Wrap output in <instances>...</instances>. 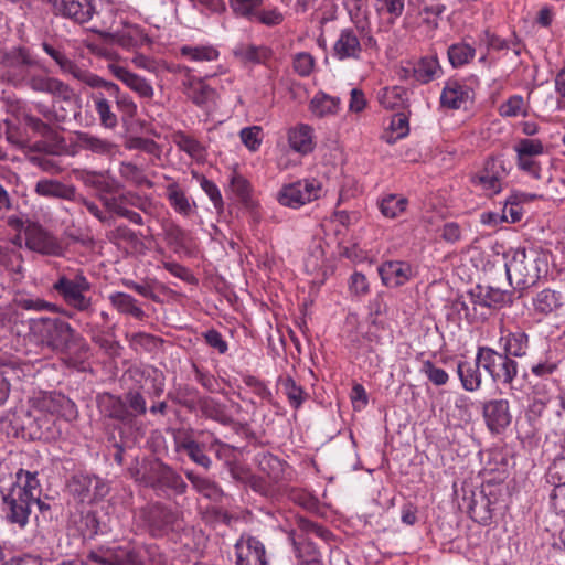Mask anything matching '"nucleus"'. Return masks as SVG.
Masks as SVG:
<instances>
[{"label":"nucleus","mask_w":565,"mask_h":565,"mask_svg":"<svg viewBox=\"0 0 565 565\" xmlns=\"http://www.w3.org/2000/svg\"><path fill=\"white\" fill-rule=\"evenodd\" d=\"M140 519L149 533L162 537L179 527V514L162 503L156 502L140 510Z\"/></svg>","instance_id":"obj_9"},{"label":"nucleus","mask_w":565,"mask_h":565,"mask_svg":"<svg viewBox=\"0 0 565 565\" xmlns=\"http://www.w3.org/2000/svg\"><path fill=\"white\" fill-rule=\"evenodd\" d=\"M406 89L402 86L384 87L377 94L380 104L386 109H395L404 105Z\"/></svg>","instance_id":"obj_48"},{"label":"nucleus","mask_w":565,"mask_h":565,"mask_svg":"<svg viewBox=\"0 0 565 565\" xmlns=\"http://www.w3.org/2000/svg\"><path fill=\"white\" fill-rule=\"evenodd\" d=\"M10 488L32 501L38 500L42 492L38 472H31L24 469H19L17 472V482Z\"/></svg>","instance_id":"obj_37"},{"label":"nucleus","mask_w":565,"mask_h":565,"mask_svg":"<svg viewBox=\"0 0 565 565\" xmlns=\"http://www.w3.org/2000/svg\"><path fill=\"white\" fill-rule=\"evenodd\" d=\"M463 503L471 518L480 522H486L492 516V501L489 499L484 489L463 490Z\"/></svg>","instance_id":"obj_19"},{"label":"nucleus","mask_w":565,"mask_h":565,"mask_svg":"<svg viewBox=\"0 0 565 565\" xmlns=\"http://www.w3.org/2000/svg\"><path fill=\"white\" fill-rule=\"evenodd\" d=\"M297 530L290 533V539L294 536L302 535V537H309L310 534L316 535L317 537L328 540L331 536V532L327 529L319 526L318 524L311 522L310 520L299 516L296 520Z\"/></svg>","instance_id":"obj_53"},{"label":"nucleus","mask_w":565,"mask_h":565,"mask_svg":"<svg viewBox=\"0 0 565 565\" xmlns=\"http://www.w3.org/2000/svg\"><path fill=\"white\" fill-rule=\"evenodd\" d=\"M25 246L45 256H61L63 247L57 238L41 224L29 222L24 228Z\"/></svg>","instance_id":"obj_11"},{"label":"nucleus","mask_w":565,"mask_h":565,"mask_svg":"<svg viewBox=\"0 0 565 565\" xmlns=\"http://www.w3.org/2000/svg\"><path fill=\"white\" fill-rule=\"evenodd\" d=\"M236 565H266V550L258 539L243 534L235 544Z\"/></svg>","instance_id":"obj_17"},{"label":"nucleus","mask_w":565,"mask_h":565,"mask_svg":"<svg viewBox=\"0 0 565 565\" xmlns=\"http://www.w3.org/2000/svg\"><path fill=\"white\" fill-rule=\"evenodd\" d=\"M547 254L537 246L512 250L511 258L505 263L509 282L519 289L534 286L542 274L547 273Z\"/></svg>","instance_id":"obj_1"},{"label":"nucleus","mask_w":565,"mask_h":565,"mask_svg":"<svg viewBox=\"0 0 565 565\" xmlns=\"http://www.w3.org/2000/svg\"><path fill=\"white\" fill-rule=\"evenodd\" d=\"M478 362L497 383L510 385L518 375V363L508 354L491 348H478Z\"/></svg>","instance_id":"obj_7"},{"label":"nucleus","mask_w":565,"mask_h":565,"mask_svg":"<svg viewBox=\"0 0 565 565\" xmlns=\"http://www.w3.org/2000/svg\"><path fill=\"white\" fill-rule=\"evenodd\" d=\"M185 477L191 482L192 487L203 497L213 501H218L222 498L223 491L215 481L199 476L192 470L185 471Z\"/></svg>","instance_id":"obj_44"},{"label":"nucleus","mask_w":565,"mask_h":565,"mask_svg":"<svg viewBox=\"0 0 565 565\" xmlns=\"http://www.w3.org/2000/svg\"><path fill=\"white\" fill-rule=\"evenodd\" d=\"M53 12L77 24L90 22L96 11L95 0H50Z\"/></svg>","instance_id":"obj_13"},{"label":"nucleus","mask_w":565,"mask_h":565,"mask_svg":"<svg viewBox=\"0 0 565 565\" xmlns=\"http://www.w3.org/2000/svg\"><path fill=\"white\" fill-rule=\"evenodd\" d=\"M79 179L86 186L95 189L98 192V198L116 194L120 189L119 183L114 178L103 172L84 170L81 172Z\"/></svg>","instance_id":"obj_29"},{"label":"nucleus","mask_w":565,"mask_h":565,"mask_svg":"<svg viewBox=\"0 0 565 565\" xmlns=\"http://www.w3.org/2000/svg\"><path fill=\"white\" fill-rule=\"evenodd\" d=\"M89 558L102 565H164L166 557L159 546L145 544L137 547H120L106 555L92 553Z\"/></svg>","instance_id":"obj_6"},{"label":"nucleus","mask_w":565,"mask_h":565,"mask_svg":"<svg viewBox=\"0 0 565 565\" xmlns=\"http://www.w3.org/2000/svg\"><path fill=\"white\" fill-rule=\"evenodd\" d=\"M113 40L125 49H132L149 42L145 31L136 24H125L122 30L113 34Z\"/></svg>","instance_id":"obj_39"},{"label":"nucleus","mask_w":565,"mask_h":565,"mask_svg":"<svg viewBox=\"0 0 565 565\" xmlns=\"http://www.w3.org/2000/svg\"><path fill=\"white\" fill-rule=\"evenodd\" d=\"M119 173L122 178L137 185H146L149 189L153 186V182L143 174L142 169L132 162H121Z\"/></svg>","instance_id":"obj_63"},{"label":"nucleus","mask_w":565,"mask_h":565,"mask_svg":"<svg viewBox=\"0 0 565 565\" xmlns=\"http://www.w3.org/2000/svg\"><path fill=\"white\" fill-rule=\"evenodd\" d=\"M536 198L534 194L514 193L509 196L503 209V218L511 223H516L522 218V207L520 202L532 201Z\"/></svg>","instance_id":"obj_49"},{"label":"nucleus","mask_w":565,"mask_h":565,"mask_svg":"<svg viewBox=\"0 0 565 565\" xmlns=\"http://www.w3.org/2000/svg\"><path fill=\"white\" fill-rule=\"evenodd\" d=\"M167 397L189 412H194L198 409V403L202 396H200L195 387L188 384H179L168 392Z\"/></svg>","instance_id":"obj_42"},{"label":"nucleus","mask_w":565,"mask_h":565,"mask_svg":"<svg viewBox=\"0 0 565 565\" xmlns=\"http://www.w3.org/2000/svg\"><path fill=\"white\" fill-rule=\"evenodd\" d=\"M422 373L436 386L446 385L449 380L448 373L436 366V364L430 360L423 362Z\"/></svg>","instance_id":"obj_64"},{"label":"nucleus","mask_w":565,"mask_h":565,"mask_svg":"<svg viewBox=\"0 0 565 565\" xmlns=\"http://www.w3.org/2000/svg\"><path fill=\"white\" fill-rule=\"evenodd\" d=\"M285 395L288 398L290 406L298 409L302 403L308 398V394L303 388L298 385L291 376H286L279 380Z\"/></svg>","instance_id":"obj_52"},{"label":"nucleus","mask_w":565,"mask_h":565,"mask_svg":"<svg viewBox=\"0 0 565 565\" xmlns=\"http://www.w3.org/2000/svg\"><path fill=\"white\" fill-rule=\"evenodd\" d=\"M90 287L83 274H76L73 278L62 275L53 284V290L62 297L64 302L78 311L90 309L92 299L86 296Z\"/></svg>","instance_id":"obj_8"},{"label":"nucleus","mask_w":565,"mask_h":565,"mask_svg":"<svg viewBox=\"0 0 565 565\" xmlns=\"http://www.w3.org/2000/svg\"><path fill=\"white\" fill-rule=\"evenodd\" d=\"M379 275L383 285L397 288L406 284L412 275L411 265L399 260H388L379 267Z\"/></svg>","instance_id":"obj_23"},{"label":"nucleus","mask_w":565,"mask_h":565,"mask_svg":"<svg viewBox=\"0 0 565 565\" xmlns=\"http://www.w3.org/2000/svg\"><path fill=\"white\" fill-rule=\"evenodd\" d=\"M448 58L454 67L467 64L475 56V49L465 43H456L448 49Z\"/></svg>","instance_id":"obj_57"},{"label":"nucleus","mask_w":565,"mask_h":565,"mask_svg":"<svg viewBox=\"0 0 565 565\" xmlns=\"http://www.w3.org/2000/svg\"><path fill=\"white\" fill-rule=\"evenodd\" d=\"M184 93L198 106L205 105L207 102L213 99L215 95L214 89L204 85L202 82H189V86L185 88Z\"/></svg>","instance_id":"obj_59"},{"label":"nucleus","mask_w":565,"mask_h":565,"mask_svg":"<svg viewBox=\"0 0 565 565\" xmlns=\"http://www.w3.org/2000/svg\"><path fill=\"white\" fill-rule=\"evenodd\" d=\"M75 136L78 138V146H82L86 151L98 156H113L116 151L117 146L107 139L85 131H75Z\"/></svg>","instance_id":"obj_40"},{"label":"nucleus","mask_w":565,"mask_h":565,"mask_svg":"<svg viewBox=\"0 0 565 565\" xmlns=\"http://www.w3.org/2000/svg\"><path fill=\"white\" fill-rule=\"evenodd\" d=\"M175 450L184 451L191 461L205 470L212 467V460L204 451V444H200L189 435L175 440Z\"/></svg>","instance_id":"obj_34"},{"label":"nucleus","mask_w":565,"mask_h":565,"mask_svg":"<svg viewBox=\"0 0 565 565\" xmlns=\"http://www.w3.org/2000/svg\"><path fill=\"white\" fill-rule=\"evenodd\" d=\"M15 427L29 440H52L60 434L56 422L29 401L28 408L15 413Z\"/></svg>","instance_id":"obj_5"},{"label":"nucleus","mask_w":565,"mask_h":565,"mask_svg":"<svg viewBox=\"0 0 565 565\" xmlns=\"http://www.w3.org/2000/svg\"><path fill=\"white\" fill-rule=\"evenodd\" d=\"M2 65L8 68L7 79L13 85H19L24 75L21 71L22 67H31L38 64L30 50L24 46H14L3 53Z\"/></svg>","instance_id":"obj_16"},{"label":"nucleus","mask_w":565,"mask_h":565,"mask_svg":"<svg viewBox=\"0 0 565 565\" xmlns=\"http://www.w3.org/2000/svg\"><path fill=\"white\" fill-rule=\"evenodd\" d=\"M30 330L40 342L55 352L66 353L73 347L88 350L84 339L68 322L60 318L41 317L30 320Z\"/></svg>","instance_id":"obj_3"},{"label":"nucleus","mask_w":565,"mask_h":565,"mask_svg":"<svg viewBox=\"0 0 565 565\" xmlns=\"http://www.w3.org/2000/svg\"><path fill=\"white\" fill-rule=\"evenodd\" d=\"M391 132H386L383 135V139L387 143H394L397 139L404 138L409 132L408 118L402 114H395L392 116L390 124Z\"/></svg>","instance_id":"obj_54"},{"label":"nucleus","mask_w":565,"mask_h":565,"mask_svg":"<svg viewBox=\"0 0 565 565\" xmlns=\"http://www.w3.org/2000/svg\"><path fill=\"white\" fill-rule=\"evenodd\" d=\"M42 47L44 52L50 55L64 72L72 74L75 79L86 84L93 75V73L88 72L87 70L77 66L74 62L67 58L62 52L54 49L51 44L44 42Z\"/></svg>","instance_id":"obj_38"},{"label":"nucleus","mask_w":565,"mask_h":565,"mask_svg":"<svg viewBox=\"0 0 565 565\" xmlns=\"http://www.w3.org/2000/svg\"><path fill=\"white\" fill-rule=\"evenodd\" d=\"M111 306L121 315L131 316L138 320H143L147 315L141 307L138 306L137 300L125 292H114L109 296Z\"/></svg>","instance_id":"obj_43"},{"label":"nucleus","mask_w":565,"mask_h":565,"mask_svg":"<svg viewBox=\"0 0 565 565\" xmlns=\"http://www.w3.org/2000/svg\"><path fill=\"white\" fill-rule=\"evenodd\" d=\"M92 88H104L110 97H114L117 107L125 113L128 117H134L137 113V106L134 100L125 94H120V89L117 84L105 81L96 74H93L86 83Z\"/></svg>","instance_id":"obj_25"},{"label":"nucleus","mask_w":565,"mask_h":565,"mask_svg":"<svg viewBox=\"0 0 565 565\" xmlns=\"http://www.w3.org/2000/svg\"><path fill=\"white\" fill-rule=\"evenodd\" d=\"M470 98V89L468 86L457 81H448L440 95V104L449 109H459Z\"/></svg>","instance_id":"obj_32"},{"label":"nucleus","mask_w":565,"mask_h":565,"mask_svg":"<svg viewBox=\"0 0 565 565\" xmlns=\"http://www.w3.org/2000/svg\"><path fill=\"white\" fill-rule=\"evenodd\" d=\"M28 85L34 92L46 93L64 102H70L74 97L73 89L55 77L32 75L29 78Z\"/></svg>","instance_id":"obj_20"},{"label":"nucleus","mask_w":565,"mask_h":565,"mask_svg":"<svg viewBox=\"0 0 565 565\" xmlns=\"http://www.w3.org/2000/svg\"><path fill=\"white\" fill-rule=\"evenodd\" d=\"M482 415L491 433H502L512 420L509 402L507 399H490L482 405Z\"/></svg>","instance_id":"obj_18"},{"label":"nucleus","mask_w":565,"mask_h":565,"mask_svg":"<svg viewBox=\"0 0 565 565\" xmlns=\"http://www.w3.org/2000/svg\"><path fill=\"white\" fill-rule=\"evenodd\" d=\"M258 467L273 481L278 482L285 478L287 463L273 454L267 452L259 456Z\"/></svg>","instance_id":"obj_46"},{"label":"nucleus","mask_w":565,"mask_h":565,"mask_svg":"<svg viewBox=\"0 0 565 565\" xmlns=\"http://www.w3.org/2000/svg\"><path fill=\"white\" fill-rule=\"evenodd\" d=\"M503 343V353L508 356H524L529 348V337L524 331H515L509 333L505 338H501Z\"/></svg>","instance_id":"obj_47"},{"label":"nucleus","mask_w":565,"mask_h":565,"mask_svg":"<svg viewBox=\"0 0 565 565\" xmlns=\"http://www.w3.org/2000/svg\"><path fill=\"white\" fill-rule=\"evenodd\" d=\"M481 363L478 362V353L476 360L467 361L459 360L457 362V375L460 380L462 387L468 392H475L481 386Z\"/></svg>","instance_id":"obj_31"},{"label":"nucleus","mask_w":565,"mask_h":565,"mask_svg":"<svg viewBox=\"0 0 565 565\" xmlns=\"http://www.w3.org/2000/svg\"><path fill=\"white\" fill-rule=\"evenodd\" d=\"M110 73L141 98L151 99L153 97V88L148 81L139 75L131 73L126 67L110 64L108 66Z\"/></svg>","instance_id":"obj_27"},{"label":"nucleus","mask_w":565,"mask_h":565,"mask_svg":"<svg viewBox=\"0 0 565 565\" xmlns=\"http://www.w3.org/2000/svg\"><path fill=\"white\" fill-rule=\"evenodd\" d=\"M233 54L242 63L262 64L271 57V50L265 45L238 44L233 50Z\"/></svg>","instance_id":"obj_41"},{"label":"nucleus","mask_w":565,"mask_h":565,"mask_svg":"<svg viewBox=\"0 0 565 565\" xmlns=\"http://www.w3.org/2000/svg\"><path fill=\"white\" fill-rule=\"evenodd\" d=\"M173 142L180 150L186 152L192 158H196L203 152V146L195 138L183 131L173 134Z\"/></svg>","instance_id":"obj_62"},{"label":"nucleus","mask_w":565,"mask_h":565,"mask_svg":"<svg viewBox=\"0 0 565 565\" xmlns=\"http://www.w3.org/2000/svg\"><path fill=\"white\" fill-rule=\"evenodd\" d=\"M289 146L292 150L307 154L313 150L312 129L307 125H300L290 129L288 134Z\"/></svg>","instance_id":"obj_45"},{"label":"nucleus","mask_w":565,"mask_h":565,"mask_svg":"<svg viewBox=\"0 0 565 565\" xmlns=\"http://www.w3.org/2000/svg\"><path fill=\"white\" fill-rule=\"evenodd\" d=\"M168 244L174 248L175 252L185 249L190 239V234L181 226L170 223L164 228Z\"/></svg>","instance_id":"obj_60"},{"label":"nucleus","mask_w":565,"mask_h":565,"mask_svg":"<svg viewBox=\"0 0 565 565\" xmlns=\"http://www.w3.org/2000/svg\"><path fill=\"white\" fill-rule=\"evenodd\" d=\"M468 297L473 310H476L477 306L482 308H498L501 307L507 299L504 291L491 287L483 289L481 286L471 289Z\"/></svg>","instance_id":"obj_30"},{"label":"nucleus","mask_w":565,"mask_h":565,"mask_svg":"<svg viewBox=\"0 0 565 565\" xmlns=\"http://www.w3.org/2000/svg\"><path fill=\"white\" fill-rule=\"evenodd\" d=\"M24 367L29 365L11 360L0 362V379H3L4 384L10 388L12 382L21 381L25 376Z\"/></svg>","instance_id":"obj_58"},{"label":"nucleus","mask_w":565,"mask_h":565,"mask_svg":"<svg viewBox=\"0 0 565 565\" xmlns=\"http://www.w3.org/2000/svg\"><path fill=\"white\" fill-rule=\"evenodd\" d=\"M443 73L437 56L428 55L420 57L412 67V76L420 84H428Z\"/></svg>","instance_id":"obj_36"},{"label":"nucleus","mask_w":565,"mask_h":565,"mask_svg":"<svg viewBox=\"0 0 565 565\" xmlns=\"http://www.w3.org/2000/svg\"><path fill=\"white\" fill-rule=\"evenodd\" d=\"M340 99L337 97L329 96L327 94H317L311 103V111L318 117H324L333 115L338 111Z\"/></svg>","instance_id":"obj_50"},{"label":"nucleus","mask_w":565,"mask_h":565,"mask_svg":"<svg viewBox=\"0 0 565 565\" xmlns=\"http://www.w3.org/2000/svg\"><path fill=\"white\" fill-rule=\"evenodd\" d=\"M3 512L6 520L20 529H23L29 523L31 515V507L34 501L25 498L23 494L18 493L11 488L6 494L2 495Z\"/></svg>","instance_id":"obj_15"},{"label":"nucleus","mask_w":565,"mask_h":565,"mask_svg":"<svg viewBox=\"0 0 565 565\" xmlns=\"http://www.w3.org/2000/svg\"><path fill=\"white\" fill-rule=\"evenodd\" d=\"M108 521L109 518L103 510L87 509L81 512L77 526L84 537L93 539L98 534H105L109 530Z\"/></svg>","instance_id":"obj_21"},{"label":"nucleus","mask_w":565,"mask_h":565,"mask_svg":"<svg viewBox=\"0 0 565 565\" xmlns=\"http://www.w3.org/2000/svg\"><path fill=\"white\" fill-rule=\"evenodd\" d=\"M548 480L554 486L551 503L555 512L565 516V461H556L548 470Z\"/></svg>","instance_id":"obj_24"},{"label":"nucleus","mask_w":565,"mask_h":565,"mask_svg":"<svg viewBox=\"0 0 565 565\" xmlns=\"http://www.w3.org/2000/svg\"><path fill=\"white\" fill-rule=\"evenodd\" d=\"M333 56L340 61L360 60L362 43L353 29H344L333 44Z\"/></svg>","instance_id":"obj_22"},{"label":"nucleus","mask_w":565,"mask_h":565,"mask_svg":"<svg viewBox=\"0 0 565 565\" xmlns=\"http://www.w3.org/2000/svg\"><path fill=\"white\" fill-rule=\"evenodd\" d=\"M129 473L136 482L157 491H170L175 495H182L188 490L182 476L159 458L136 461L135 466L129 467Z\"/></svg>","instance_id":"obj_2"},{"label":"nucleus","mask_w":565,"mask_h":565,"mask_svg":"<svg viewBox=\"0 0 565 565\" xmlns=\"http://www.w3.org/2000/svg\"><path fill=\"white\" fill-rule=\"evenodd\" d=\"M407 203V199L390 194L381 200L380 211L385 217L395 218L405 212Z\"/></svg>","instance_id":"obj_55"},{"label":"nucleus","mask_w":565,"mask_h":565,"mask_svg":"<svg viewBox=\"0 0 565 565\" xmlns=\"http://www.w3.org/2000/svg\"><path fill=\"white\" fill-rule=\"evenodd\" d=\"M93 100L95 103V110L99 116L100 125L108 129L115 128L118 124V119L116 114L111 111L109 102L102 93L93 95Z\"/></svg>","instance_id":"obj_51"},{"label":"nucleus","mask_w":565,"mask_h":565,"mask_svg":"<svg viewBox=\"0 0 565 565\" xmlns=\"http://www.w3.org/2000/svg\"><path fill=\"white\" fill-rule=\"evenodd\" d=\"M166 196L178 214L186 217L194 212L195 202L191 201L177 181H172L166 186Z\"/></svg>","instance_id":"obj_33"},{"label":"nucleus","mask_w":565,"mask_h":565,"mask_svg":"<svg viewBox=\"0 0 565 565\" xmlns=\"http://www.w3.org/2000/svg\"><path fill=\"white\" fill-rule=\"evenodd\" d=\"M43 413L56 418H64L70 422L76 418L77 408L75 404L61 393H42L30 399Z\"/></svg>","instance_id":"obj_12"},{"label":"nucleus","mask_w":565,"mask_h":565,"mask_svg":"<svg viewBox=\"0 0 565 565\" xmlns=\"http://www.w3.org/2000/svg\"><path fill=\"white\" fill-rule=\"evenodd\" d=\"M564 305L563 295L551 288L539 291L532 298V308L537 316H556Z\"/></svg>","instance_id":"obj_26"},{"label":"nucleus","mask_w":565,"mask_h":565,"mask_svg":"<svg viewBox=\"0 0 565 565\" xmlns=\"http://www.w3.org/2000/svg\"><path fill=\"white\" fill-rule=\"evenodd\" d=\"M23 263L24 259L22 254L14 249L6 247L0 256V266L12 274L19 275L20 277H23L24 274Z\"/></svg>","instance_id":"obj_56"},{"label":"nucleus","mask_w":565,"mask_h":565,"mask_svg":"<svg viewBox=\"0 0 565 565\" xmlns=\"http://www.w3.org/2000/svg\"><path fill=\"white\" fill-rule=\"evenodd\" d=\"M34 192L44 198L76 201V188L55 179H41L36 182Z\"/></svg>","instance_id":"obj_28"},{"label":"nucleus","mask_w":565,"mask_h":565,"mask_svg":"<svg viewBox=\"0 0 565 565\" xmlns=\"http://www.w3.org/2000/svg\"><path fill=\"white\" fill-rule=\"evenodd\" d=\"M98 405L105 417L129 427L148 411L146 398L138 390H129L120 396L105 393L99 397Z\"/></svg>","instance_id":"obj_4"},{"label":"nucleus","mask_w":565,"mask_h":565,"mask_svg":"<svg viewBox=\"0 0 565 565\" xmlns=\"http://www.w3.org/2000/svg\"><path fill=\"white\" fill-rule=\"evenodd\" d=\"M109 490V484L97 476L76 475L70 482L71 493L82 502L103 499Z\"/></svg>","instance_id":"obj_14"},{"label":"nucleus","mask_w":565,"mask_h":565,"mask_svg":"<svg viewBox=\"0 0 565 565\" xmlns=\"http://www.w3.org/2000/svg\"><path fill=\"white\" fill-rule=\"evenodd\" d=\"M321 184L315 179H305L284 185L278 193L281 205L298 209L320 196Z\"/></svg>","instance_id":"obj_10"},{"label":"nucleus","mask_w":565,"mask_h":565,"mask_svg":"<svg viewBox=\"0 0 565 565\" xmlns=\"http://www.w3.org/2000/svg\"><path fill=\"white\" fill-rule=\"evenodd\" d=\"M445 10V4H429L425 0H420L418 14L423 18V23L431 29H436L438 26L439 18Z\"/></svg>","instance_id":"obj_61"},{"label":"nucleus","mask_w":565,"mask_h":565,"mask_svg":"<svg viewBox=\"0 0 565 565\" xmlns=\"http://www.w3.org/2000/svg\"><path fill=\"white\" fill-rule=\"evenodd\" d=\"M292 545L298 565H322L321 554L310 537L294 536Z\"/></svg>","instance_id":"obj_35"}]
</instances>
